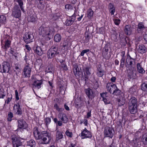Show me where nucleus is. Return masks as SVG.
<instances>
[{"label": "nucleus", "mask_w": 147, "mask_h": 147, "mask_svg": "<svg viewBox=\"0 0 147 147\" xmlns=\"http://www.w3.org/2000/svg\"><path fill=\"white\" fill-rule=\"evenodd\" d=\"M34 136L36 140H40V144H49L51 139V134L47 131L39 132L38 128L35 127L33 130Z\"/></svg>", "instance_id": "nucleus-1"}, {"label": "nucleus", "mask_w": 147, "mask_h": 147, "mask_svg": "<svg viewBox=\"0 0 147 147\" xmlns=\"http://www.w3.org/2000/svg\"><path fill=\"white\" fill-rule=\"evenodd\" d=\"M54 31V29L52 28L49 27H44L43 26L40 27L38 30L40 35L43 37H47L49 38V40L50 38L49 36L53 35Z\"/></svg>", "instance_id": "nucleus-2"}, {"label": "nucleus", "mask_w": 147, "mask_h": 147, "mask_svg": "<svg viewBox=\"0 0 147 147\" xmlns=\"http://www.w3.org/2000/svg\"><path fill=\"white\" fill-rule=\"evenodd\" d=\"M59 53L58 48L53 47L48 51L47 53V57L49 59H51L57 55Z\"/></svg>", "instance_id": "nucleus-3"}, {"label": "nucleus", "mask_w": 147, "mask_h": 147, "mask_svg": "<svg viewBox=\"0 0 147 147\" xmlns=\"http://www.w3.org/2000/svg\"><path fill=\"white\" fill-rule=\"evenodd\" d=\"M76 10H73L72 13L71 14V16H68L67 19L65 22V24L66 26H70L76 20Z\"/></svg>", "instance_id": "nucleus-4"}, {"label": "nucleus", "mask_w": 147, "mask_h": 147, "mask_svg": "<svg viewBox=\"0 0 147 147\" xmlns=\"http://www.w3.org/2000/svg\"><path fill=\"white\" fill-rule=\"evenodd\" d=\"M12 140L13 147H19L22 145L21 140L22 138L17 136L16 135H13L11 137Z\"/></svg>", "instance_id": "nucleus-5"}, {"label": "nucleus", "mask_w": 147, "mask_h": 147, "mask_svg": "<svg viewBox=\"0 0 147 147\" xmlns=\"http://www.w3.org/2000/svg\"><path fill=\"white\" fill-rule=\"evenodd\" d=\"M12 15L13 16L17 18H20L21 16V11L19 6L14 4L12 10Z\"/></svg>", "instance_id": "nucleus-6"}, {"label": "nucleus", "mask_w": 147, "mask_h": 147, "mask_svg": "<svg viewBox=\"0 0 147 147\" xmlns=\"http://www.w3.org/2000/svg\"><path fill=\"white\" fill-rule=\"evenodd\" d=\"M114 130L112 127H106L105 128L104 133L105 137L112 138L114 135Z\"/></svg>", "instance_id": "nucleus-7"}, {"label": "nucleus", "mask_w": 147, "mask_h": 147, "mask_svg": "<svg viewBox=\"0 0 147 147\" xmlns=\"http://www.w3.org/2000/svg\"><path fill=\"white\" fill-rule=\"evenodd\" d=\"M32 71V68L29 64L26 65L23 70V74L25 77H30Z\"/></svg>", "instance_id": "nucleus-8"}, {"label": "nucleus", "mask_w": 147, "mask_h": 147, "mask_svg": "<svg viewBox=\"0 0 147 147\" xmlns=\"http://www.w3.org/2000/svg\"><path fill=\"white\" fill-rule=\"evenodd\" d=\"M10 68V64L7 62H4L2 63V67L1 68V72L7 73L9 71Z\"/></svg>", "instance_id": "nucleus-9"}, {"label": "nucleus", "mask_w": 147, "mask_h": 147, "mask_svg": "<svg viewBox=\"0 0 147 147\" xmlns=\"http://www.w3.org/2000/svg\"><path fill=\"white\" fill-rule=\"evenodd\" d=\"M23 39L26 43H30L33 41L34 36L31 34L27 33L24 35Z\"/></svg>", "instance_id": "nucleus-10"}, {"label": "nucleus", "mask_w": 147, "mask_h": 147, "mask_svg": "<svg viewBox=\"0 0 147 147\" xmlns=\"http://www.w3.org/2000/svg\"><path fill=\"white\" fill-rule=\"evenodd\" d=\"M86 94L89 98L92 99L95 96V91H93L91 89L88 88L85 90Z\"/></svg>", "instance_id": "nucleus-11"}, {"label": "nucleus", "mask_w": 147, "mask_h": 147, "mask_svg": "<svg viewBox=\"0 0 147 147\" xmlns=\"http://www.w3.org/2000/svg\"><path fill=\"white\" fill-rule=\"evenodd\" d=\"M81 136L82 138L84 139L86 138H90L92 137V135L91 133L85 128L81 133Z\"/></svg>", "instance_id": "nucleus-12"}, {"label": "nucleus", "mask_w": 147, "mask_h": 147, "mask_svg": "<svg viewBox=\"0 0 147 147\" xmlns=\"http://www.w3.org/2000/svg\"><path fill=\"white\" fill-rule=\"evenodd\" d=\"M18 128L17 130L19 129H26L27 126V125L25 121L22 119L18 120Z\"/></svg>", "instance_id": "nucleus-13"}, {"label": "nucleus", "mask_w": 147, "mask_h": 147, "mask_svg": "<svg viewBox=\"0 0 147 147\" xmlns=\"http://www.w3.org/2000/svg\"><path fill=\"white\" fill-rule=\"evenodd\" d=\"M116 88V85L112 83H108L107 84L106 88L107 90L111 94L113 93V91Z\"/></svg>", "instance_id": "nucleus-14"}, {"label": "nucleus", "mask_w": 147, "mask_h": 147, "mask_svg": "<svg viewBox=\"0 0 147 147\" xmlns=\"http://www.w3.org/2000/svg\"><path fill=\"white\" fill-rule=\"evenodd\" d=\"M34 76H32V78L33 81V83L32 85L33 86H34L35 88L39 89L41 87V85L42 84V82L41 81L34 79Z\"/></svg>", "instance_id": "nucleus-15"}, {"label": "nucleus", "mask_w": 147, "mask_h": 147, "mask_svg": "<svg viewBox=\"0 0 147 147\" xmlns=\"http://www.w3.org/2000/svg\"><path fill=\"white\" fill-rule=\"evenodd\" d=\"M58 117L64 123H66L68 120V118L65 114L63 113H59Z\"/></svg>", "instance_id": "nucleus-16"}, {"label": "nucleus", "mask_w": 147, "mask_h": 147, "mask_svg": "<svg viewBox=\"0 0 147 147\" xmlns=\"http://www.w3.org/2000/svg\"><path fill=\"white\" fill-rule=\"evenodd\" d=\"M13 109L16 114L18 115H21L22 113V110L19 104L17 103L15 104L13 107Z\"/></svg>", "instance_id": "nucleus-17"}, {"label": "nucleus", "mask_w": 147, "mask_h": 147, "mask_svg": "<svg viewBox=\"0 0 147 147\" xmlns=\"http://www.w3.org/2000/svg\"><path fill=\"white\" fill-rule=\"evenodd\" d=\"M147 49L145 46L143 44L140 45L137 49L138 53L141 54H143L146 52Z\"/></svg>", "instance_id": "nucleus-18"}, {"label": "nucleus", "mask_w": 147, "mask_h": 147, "mask_svg": "<svg viewBox=\"0 0 147 147\" xmlns=\"http://www.w3.org/2000/svg\"><path fill=\"white\" fill-rule=\"evenodd\" d=\"M35 53L38 55L41 56L43 53V52L41 47L38 46H36L34 47Z\"/></svg>", "instance_id": "nucleus-19"}, {"label": "nucleus", "mask_w": 147, "mask_h": 147, "mask_svg": "<svg viewBox=\"0 0 147 147\" xmlns=\"http://www.w3.org/2000/svg\"><path fill=\"white\" fill-rule=\"evenodd\" d=\"M128 105L131 106H137V100L134 97H132L129 100Z\"/></svg>", "instance_id": "nucleus-20"}, {"label": "nucleus", "mask_w": 147, "mask_h": 147, "mask_svg": "<svg viewBox=\"0 0 147 147\" xmlns=\"http://www.w3.org/2000/svg\"><path fill=\"white\" fill-rule=\"evenodd\" d=\"M124 32L127 35L131 34L132 32V28L131 26L128 25H127L125 26Z\"/></svg>", "instance_id": "nucleus-21"}, {"label": "nucleus", "mask_w": 147, "mask_h": 147, "mask_svg": "<svg viewBox=\"0 0 147 147\" xmlns=\"http://www.w3.org/2000/svg\"><path fill=\"white\" fill-rule=\"evenodd\" d=\"M65 8L66 9H67L68 11V13L69 15L71 14L72 13V11L76 10V9H73V7L70 4H67L65 6Z\"/></svg>", "instance_id": "nucleus-22"}, {"label": "nucleus", "mask_w": 147, "mask_h": 147, "mask_svg": "<svg viewBox=\"0 0 147 147\" xmlns=\"http://www.w3.org/2000/svg\"><path fill=\"white\" fill-rule=\"evenodd\" d=\"M129 108L130 113L134 114L137 111V106H131L128 105Z\"/></svg>", "instance_id": "nucleus-23"}, {"label": "nucleus", "mask_w": 147, "mask_h": 147, "mask_svg": "<svg viewBox=\"0 0 147 147\" xmlns=\"http://www.w3.org/2000/svg\"><path fill=\"white\" fill-rule=\"evenodd\" d=\"M63 135L62 134V132L59 131H57L56 134V141L58 142L60 140L62 139L63 138Z\"/></svg>", "instance_id": "nucleus-24"}, {"label": "nucleus", "mask_w": 147, "mask_h": 147, "mask_svg": "<svg viewBox=\"0 0 147 147\" xmlns=\"http://www.w3.org/2000/svg\"><path fill=\"white\" fill-rule=\"evenodd\" d=\"M102 98V100L105 104H108L110 103V101L107 100L105 97L106 96V93H103L100 94Z\"/></svg>", "instance_id": "nucleus-25"}, {"label": "nucleus", "mask_w": 147, "mask_h": 147, "mask_svg": "<svg viewBox=\"0 0 147 147\" xmlns=\"http://www.w3.org/2000/svg\"><path fill=\"white\" fill-rule=\"evenodd\" d=\"M135 61V59H133L130 56H128L126 60L127 63L129 65H131Z\"/></svg>", "instance_id": "nucleus-26"}, {"label": "nucleus", "mask_w": 147, "mask_h": 147, "mask_svg": "<svg viewBox=\"0 0 147 147\" xmlns=\"http://www.w3.org/2000/svg\"><path fill=\"white\" fill-rule=\"evenodd\" d=\"M109 11L111 15H114L115 11V8L114 5L111 3L109 5Z\"/></svg>", "instance_id": "nucleus-27"}, {"label": "nucleus", "mask_w": 147, "mask_h": 147, "mask_svg": "<svg viewBox=\"0 0 147 147\" xmlns=\"http://www.w3.org/2000/svg\"><path fill=\"white\" fill-rule=\"evenodd\" d=\"M138 28L137 29V30L138 32H139L141 30H143L145 28L144 25L142 22H140L138 23Z\"/></svg>", "instance_id": "nucleus-28"}, {"label": "nucleus", "mask_w": 147, "mask_h": 147, "mask_svg": "<svg viewBox=\"0 0 147 147\" xmlns=\"http://www.w3.org/2000/svg\"><path fill=\"white\" fill-rule=\"evenodd\" d=\"M137 66L138 71L139 73L143 74L145 73V70L142 67L140 63H137Z\"/></svg>", "instance_id": "nucleus-29"}, {"label": "nucleus", "mask_w": 147, "mask_h": 147, "mask_svg": "<svg viewBox=\"0 0 147 147\" xmlns=\"http://www.w3.org/2000/svg\"><path fill=\"white\" fill-rule=\"evenodd\" d=\"M16 1L18 2L19 5H18L19 7L20 8L21 10L23 12H24V10L23 7L24 5L23 2L22 0H16Z\"/></svg>", "instance_id": "nucleus-30"}, {"label": "nucleus", "mask_w": 147, "mask_h": 147, "mask_svg": "<svg viewBox=\"0 0 147 147\" xmlns=\"http://www.w3.org/2000/svg\"><path fill=\"white\" fill-rule=\"evenodd\" d=\"M36 143L35 141L33 140H30L28 142L27 145L31 147H35Z\"/></svg>", "instance_id": "nucleus-31"}, {"label": "nucleus", "mask_w": 147, "mask_h": 147, "mask_svg": "<svg viewBox=\"0 0 147 147\" xmlns=\"http://www.w3.org/2000/svg\"><path fill=\"white\" fill-rule=\"evenodd\" d=\"M104 72L103 70L100 68L98 69L97 74L98 77H102L104 75Z\"/></svg>", "instance_id": "nucleus-32"}, {"label": "nucleus", "mask_w": 147, "mask_h": 147, "mask_svg": "<svg viewBox=\"0 0 147 147\" xmlns=\"http://www.w3.org/2000/svg\"><path fill=\"white\" fill-rule=\"evenodd\" d=\"M93 15V12L92 9L90 8L87 11V17L89 18H90L92 17Z\"/></svg>", "instance_id": "nucleus-33"}, {"label": "nucleus", "mask_w": 147, "mask_h": 147, "mask_svg": "<svg viewBox=\"0 0 147 147\" xmlns=\"http://www.w3.org/2000/svg\"><path fill=\"white\" fill-rule=\"evenodd\" d=\"M61 37L59 34H56L54 36V39L56 42H59L61 40Z\"/></svg>", "instance_id": "nucleus-34"}, {"label": "nucleus", "mask_w": 147, "mask_h": 147, "mask_svg": "<svg viewBox=\"0 0 147 147\" xmlns=\"http://www.w3.org/2000/svg\"><path fill=\"white\" fill-rule=\"evenodd\" d=\"M141 88V89L143 91H147V82H145L142 84Z\"/></svg>", "instance_id": "nucleus-35"}, {"label": "nucleus", "mask_w": 147, "mask_h": 147, "mask_svg": "<svg viewBox=\"0 0 147 147\" xmlns=\"http://www.w3.org/2000/svg\"><path fill=\"white\" fill-rule=\"evenodd\" d=\"M6 22V17L3 15L0 16V22L2 24H5Z\"/></svg>", "instance_id": "nucleus-36"}, {"label": "nucleus", "mask_w": 147, "mask_h": 147, "mask_svg": "<svg viewBox=\"0 0 147 147\" xmlns=\"http://www.w3.org/2000/svg\"><path fill=\"white\" fill-rule=\"evenodd\" d=\"M121 92L120 90L118 89L116 87L115 89H114V90L112 94L116 95H117L120 94Z\"/></svg>", "instance_id": "nucleus-37"}, {"label": "nucleus", "mask_w": 147, "mask_h": 147, "mask_svg": "<svg viewBox=\"0 0 147 147\" xmlns=\"http://www.w3.org/2000/svg\"><path fill=\"white\" fill-rule=\"evenodd\" d=\"M29 20L31 22H35L36 21V17L35 16L32 15L30 16Z\"/></svg>", "instance_id": "nucleus-38"}, {"label": "nucleus", "mask_w": 147, "mask_h": 147, "mask_svg": "<svg viewBox=\"0 0 147 147\" xmlns=\"http://www.w3.org/2000/svg\"><path fill=\"white\" fill-rule=\"evenodd\" d=\"M90 67H86L84 70V74L85 75H90L91 73L89 71Z\"/></svg>", "instance_id": "nucleus-39"}, {"label": "nucleus", "mask_w": 147, "mask_h": 147, "mask_svg": "<svg viewBox=\"0 0 147 147\" xmlns=\"http://www.w3.org/2000/svg\"><path fill=\"white\" fill-rule=\"evenodd\" d=\"M13 117V113L11 112H9L8 115L7 120L8 121H11Z\"/></svg>", "instance_id": "nucleus-40"}, {"label": "nucleus", "mask_w": 147, "mask_h": 147, "mask_svg": "<svg viewBox=\"0 0 147 147\" xmlns=\"http://www.w3.org/2000/svg\"><path fill=\"white\" fill-rule=\"evenodd\" d=\"M11 41L9 40H7L5 42V47L6 49H7L10 46Z\"/></svg>", "instance_id": "nucleus-41"}, {"label": "nucleus", "mask_w": 147, "mask_h": 147, "mask_svg": "<svg viewBox=\"0 0 147 147\" xmlns=\"http://www.w3.org/2000/svg\"><path fill=\"white\" fill-rule=\"evenodd\" d=\"M69 45V42L67 41H64L63 43V47L65 48V49H67Z\"/></svg>", "instance_id": "nucleus-42"}, {"label": "nucleus", "mask_w": 147, "mask_h": 147, "mask_svg": "<svg viewBox=\"0 0 147 147\" xmlns=\"http://www.w3.org/2000/svg\"><path fill=\"white\" fill-rule=\"evenodd\" d=\"M55 108L59 111H62L63 110V109L62 108H59L58 105L57 104H55L54 105Z\"/></svg>", "instance_id": "nucleus-43"}, {"label": "nucleus", "mask_w": 147, "mask_h": 147, "mask_svg": "<svg viewBox=\"0 0 147 147\" xmlns=\"http://www.w3.org/2000/svg\"><path fill=\"white\" fill-rule=\"evenodd\" d=\"M79 71V69L78 66L76 65H74V72L75 75Z\"/></svg>", "instance_id": "nucleus-44"}, {"label": "nucleus", "mask_w": 147, "mask_h": 147, "mask_svg": "<svg viewBox=\"0 0 147 147\" xmlns=\"http://www.w3.org/2000/svg\"><path fill=\"white\" fill-rule=\"evenodd\" d=\"M118 104L119 106H121L123 105L124 103L123 100L119 99L117 100Z\"/></svg>", "instance_id": "nucleus-45"}, {"label": "nucleus", "mask_w": 147, "mask_h": 147, "mask_svg": "<svg viewBox=\"0 0 147 147\" xmlns=\"http://www.w3.org/2000/svg\"><path fill=\"white\" fill-rule=\"evenodd\" d=\"M90 50L88 49H85L83 50L82 52L81 53L80 55L83 56L84 54L88 52Z\"/></svg>", "instance_id": "nucleus-46"}, {"label": "nucleus", "mask_w": 147, "mask_h": 147, "mask_svg": "<svg viewBox=\"0 0 147 147\" xmlns=\"http://www.w3.org/2000/svg\"><path fill=\"white\" fill-rule=\"evenodd\" d=\"M113 21L114 23L117 25H119L120 22V20L118 19H114Z\"/></svg>", "instance_id": "nucleus-47"}, {"label": "nucleus", "mask_w": 147, "mask_h": 147, "mask_svg": "<svg viewBox=\"0 0 147 147\" xmlns=\"http://www.w3.org/2000/svg\"><path fill=\"white\" fill-rule=\"evenodd\" d=\"M45 122L47 125L49 124L51 122V119L50 118H46L45 119Z\"/></svg>", "instance_id": "nucleus-48"}, {"label": "nucleus", "mask_w": 147, "mask_h": 147, "mask_svg": "<svg viewBox=\"0 0 147 147\" xmlns=\"http://www.w3.org/2000/svg\"><path fill=\"white\" fill-rule=\"evenodd\" d=\"M66 135L69 137H72V134L68 130H67L65 132Z\"/></svg>", "instance_id": "nucleus-49"}, {"label": "nucleus", "mask_w": 147, "mask_h": 147, "mask_svg": "<svg viewBox=\"0 0 147 147\" xmlns=\"http://www.w3.org/2000/svg\"><path fill=\"white\" fill-rule=\"evenodd\" d=\"M61 67L63 68L65 70H67V69L66 65L65 64H62L61 65Z\"/></svg>", "instance_id": "nucleus-50"}, {"label": "nucleus", "mask_w": 147, "mask_h": 147, "mask_svg": "<svg viewBox=\"0 0 147 147\" xmlns=\"http://www.w3.org/2000/svg\"><path fill=\"white\" fill-rule=\"evenodd\" d=\"M125 58H122L121 61V65L123 66L124 64Z\"/></svg>", "instance_id": "nucleus-51"}, {"label": "nucleus", "mask_w": 147, "mask_h": 147, "mask_svg": "<svg viewBox=\"0 0 147 147\" xmlns=\"http://www.w3.org/2000/svg\"><path fill=\"white\" fill-rule=\"evenodd\" d=\"M15 93L16 95V99L17 100H19V98L18 95V93L17 90H15Z\"/></svg>", "instance_id": "nucleus-52"}, {"label": "nucleus", "mask_w": 147, "mask_h": 147, "mask_svg": "<svg viewBox=\"0 0 147 147\" xmlns=\"http://www.w3.org/2000/svg\"><path fill=\"white\" fill-rule=\"evenodd\" d=\"M12 97L11 96L10 97H8L7 100L5 101V103L8 104L11 101V99Z\"/></svg>", "instance_id": "nucleus-53"}, {"label": "nucleus", "mask_w": 147, "mask_h": 147, "mask_svg": "<svg viewBox=\"0 0 147 147\" xmlns=\"http://www.w3.org/2000/svg\"><path fill=\"white\" fill-rule=\"evenodd\" d=\"M25 47L26 49H27V52H29L31 50V47L29 46V45H26L25 46Z\"/></svg>", "instance_id": "nucleus-54"}, {"label": "nucleus", "mask_w": 147, "mask_h": 147, "mask_svg": "<svg viewBox=\"0 0 147 147\" xmlns=\"http://www.w3.org/2000/svg\"><path fill=\"white\" fill-rule=\"evenodd\" d=\"M24 59V60L26 61V63L28 64V61L29 60H30L28 58V56L26 55H25Z\"/></svg>", "instance_id": "nucleus-55"}, {"label": "nucleus", "mask_w": 147, "mask_h": 147, "mask_svg": "<svg viewBox=\"0 0 147 147\" xmlns=\"http://www.w3.org/2000/svg\"><path fill=\"white\" fill-rule=\"evenodd\" d=\"M144 142L145 144H147V135L143 138Z\"/></svg>", "instance_id": "nucleus-56"}, {"label": "nucleus", "mask_w": 147, "mask_h": 147, "mask_svg": "<svg viewBox=\"0 0 147 147\" xmlns=\"http://www.w3.org/2000/svg\"><path fill=\"white\" fill-rule=\"evenodd\" d=\"M116 80V78L115 77H112L111 79V81L113 82H115Z\"/></svg>", "instance_id": "nucleus-57"}, {"label": "nucleus", "mask_w": 147, "mask_h": 147, "mask_svg": "<svg viewBox=\"0 0 147 147\" xmlns=\"http://www.w3.org/2000/svg\"><path fill=\"white\" fill-rule=\"evenodd\" d=\"M121 53V56L122 58H125V53L124 52H122Z\"/></svg>", "instance_id": "nucleus-58"}, {"label": "nucleus", "mask_w": 147, "mask_h": 147, "mask_svg": "<svg viewBox=\"0 0 147 147\" xmlns=\"http://www.w3.org/2000/svg\"><path fill=\"white\" fill-rule=\"evenodd\" d=\"M2 92L0 90V98H3L5 96V95L2 94Z\"/></svg>", "instance_id": "nucleus-59"}, {"label": "nucleus", "mask_w": 147, "mask_h": 147, "mask_svg": "<svg viewBox=\"0 0 147 147\" xmlns=\"http://www.w3.org/2000/svg\"><path fill=\"white\" fill-rule=\"evenodd\" d=\"M57 124L59 126H61L62 125V123L61 121H59L57 122Z\"/></svg>", "instance_id": "nucleus-60"}, {"label": "nucleus", "mask_w": 147, "mask_h": 147, "mask_svg": "<svg viewBox=\"0 0 147 147\" xmlns=\"http://www.w3.org/2000/svg\"><path fill=\"white\" fill-rule=\"evenodd\" d=\"M84 124L85 125L87 126V125L88 121L86 119H84Z\"/></svg>", "instance_id": "nucleus-61"}, {"label": "nucleus", "mask_w": 147, "mask_h": 147, "mask_svg": "<svg viewBox=\"0 0 147 147\" xmlns=\"http://www.w3.org/2000/svg\"><path fill=\"white\" fill-rule=\"evenodd\" d=\"M91 111L88 112L87 114V118H89L91 116Z\"/></svg>", "instance_id": "nucleus-62"}, {"label": "nucleus", "mask_w": 147, "mask_h": 147, "mask_svg": "<svg viewBox=\"0 0 147 147\" xmlns=\"http://www.w3.org/2000/svg\"><path fill=\"white\" fill-rule=\"evenodd\" d=\"M64 107L66 110L67 111H69V108L67 105H65Z\"/></svg>", "instance_id": "nucleus-63"}, {"label": "nucleus", "mask_w": 147, "mask_h": 147, "mask_svg": "<svg viewBox=\"0 0 147 147\" xmlns=\"http://www.w3.org/2000/svg\"><path fill=\"white\" fill-rule=\"evenodd\" d=\"M115 65H117L119 64V61L117 59L115 60Z\"/></svg>", "instance_id": "nucleus-64"}]
</instances>
